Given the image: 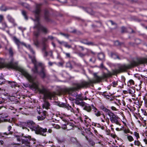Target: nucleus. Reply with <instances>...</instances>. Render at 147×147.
<instances>
[{"mask_svg": "<svg viewBox=\"0 0 147 147\" xmlns=\"http://www.w3.org/2000/svg\"><path fill=\"white\" fill-rule=\"evenodd\" d=\"M113 86L114 87H115L117 85V82L114 81L112 82Z\"/></svg>", "mask_w": 147, "mask_h": 147, "instance_id": "3c124183", "label": "nucleus"}, {"mask_svg": "<svg viewBox=\"0 0 147 147\" xmlns=\"http://www.w3.org/2000/svg\"><path fill=\"white\" fill-rule=\"evenodd\" d=\"M11 128H12V127L11 126H9L8 127V130L9 131V132L8 133H7L6 132H5V133H4L3 134L4 135H8L9 134H11V135L13 133V132L10 131V130L11 129Z\"/></svg>", "mask_w": 147, "mask_h": 147, "instance_id": "bb28decb", "label": "nucleus"}, {"mask_svg": "<svg viewBox=\"0 0 147 147\" xmlns=\"http://www.w3.org/2000/svg\"><path fill=\"white\" fill-rule=\"evenodd\" d=\"M3 19V16L2 15H0V23H2V22Z\"/></svg>", "mask_w": 147, "mask_h": 147, "instance_id": "864d4df0", "label": "nucleus"}, {"mask_svg": "<svg viewBox=\"0 0 147 147\" xmlns=\"http://www.w3.org/2000/svg\"><path fill=\"white\" fill-rule=\"evenodd\" d=\"M93 75L94 79L90 80L88 82L83 81L79 83H74L73 84L74 87L66 89V92L69 94L73 96L72 94L73 92L78 90L81 88L88 87L91 84L101 82L102 80L111 76V74L110 73L108 74L103 73L102 76H98L96 73H95Z\"/></svg>", "mask_w": 147, "mask_h": 147, "instance_id": "f257e3e1", "label": "nucleus"}, {"mask_svg": "<svg viewBox=\"0 0 147 147\" xmlns=\"http://www.w3.org/2000/svg\"><path fill=\"white\" fill-rule=\"evenodd\" d=\"M92 108L90 105L88 104L86 105L84 107L83 109L88 112H90L92 110Z\"/></svg>", "mask_w": 147, "mask_h": 147, "instance_id": "6ab92c4d", "label": "nucleus"}, {"mask_svg": "<svg viewBox=\"0 0 147 147\" xmlns=\"http://www.w3.org/2000/svg\"><path fill=\"white\" fill-rule=\"evenodd\" d=\"M18 4L21 5L22 6L25 7L26 8L28 9L29 8V5L26 3L20 2H19L18 3Z\"/></svg>", "mask_w": 147, "mask_h": 147, "instance_id": "c85d7f7f", "label": "nucleus"}, {"mask_svg": "<svg viewBox=\"0 0 147 147\" xmlns=\"http://www.w3.org/2000/svg\"><path fill=\"white\" fill-rule=\"evenodd\" d=\"M65 54L66 55V57L68 58L70 57V53H65Z\"/></svg>", "mask_w": 147, "mask_h": 147, "instance_id": "680f3d73", "label": "nucleus"}, {"mask_svg": "<svg viewBox=\"0 0 147 147\" xmlns=\"http://www.w3.org/2000/svg\"><path fill=\"white\" fill-rule=\"evenodd\" d=\"M31 77V78L30 80L27 78H26L28 81L31 83L30 85V88L33 90H37L40 94L44 95L43 98V99H52V97L53 96L52 94L50 92L47 91V89L45 88L44 86L42 85H41V88H39V86H40V84L38 82H34L36 79V77H33L30 75Z\"/></svg>", "mask_w": 147, "mask_h": 147, "instance_id": "20e7f679", "label": "nucleus"}, {"mask_svg": "<svg viewBox=\"0 0 147 147\" xmlns=\"http://www.w3.org/2000/svg\"><path fill=\"white\" fill-rule=\"evenodd\" d=\"M22 13L23 15L24 16L25 19L26 20H27L28 19V17L27 16L26 12L25 11L22 10Z\"/></svg>", "mask_w": 147, "mask_h": 147, "instance_id": "72a5a7b5", "label": "nucleus"}, {"mask_svg": "<svg viewBox=\"0 0 147 147\" xmlns=\"http://www.w3.org/2000/svg\"><path fill=\"white\" fill-rule=\"evenodd\" d=\"M48 38L51 40H53L54 39V37L52 36H48Z\"/></svg>", "mask_w": 147, "mask_h": 147, "instance_id": "774afa93", "label": "nucleus"}, {"mask_svg": "<svg viewBox=\"0 0 147 147\" xmlns=\"http://www.w3.org/2000/svg\"><path fill=\"white\" fill-rule=\"evenodd\" d=\"M48 40V38L43 37L42 38V45H46L45 42Z\"/></svg>", "mask_w": 147, "mask_h": 147, "instance_id": "c9c22d12", "label": "nucleus"}, {"mask_svg": "<svg viewBox=\"0 0 147 147\" xmlns=\"http://www.w3.org/2000/svg\"><path fill=\"white\" fill-rule=\"evenodd\" d=\"M31 61L34 64V65H36V63L37 62L36 60L35 57V56H33V58H32Z\"/></svg>", "mask_w": 147, "mask_h": 147, "instance_id": "f704fd0d", "label": "nucleus"}, {"mask_svg": "<svg viewBox=\"0 0 147 147\" xmlns=\"http://www.w3.org/2000/svg\"><path fill=\"white\" fill-rule=\"evenodd\" d=\"M57 41L59 44L61 45L63 44L65 47L69 49L71 47V46L70 45H68L67 42H66L64 41H61L59 40H57Z\"/></svg>", "mask_w": 147, "mask_h": 147, "instance_id": "a211bd4d", "label": "nucleus"}, {"mask_svg": "<svg viewBox=\"0 0 147 147\" xmlns=\"http://www.w3.org/2000/svg\"><path fill=\"white\" fill-rule=\"evenodd\" d=\"M5 81L4 79L2 77V79H0V84H1L5 83Z\"/></svg>", "mask_w": 147, "mask_h": 147, "instance_id": "8fccbe9b", "label": "nucleus"}, {"mask_svg": "<svg viewBox=\"0 0 147 147\" xmlns=\"http://www.w3.org/2000/svg\"><path fill=\"white\" fill-rule=\"evenodd\" d=\"M35 36V38L33 39V41L34 44L37 47H38L39 45V42L38 41V37Z\"/></svg>", "mask_w": 147, "mask_h": 147, "instance_id": "aec40b11", "label": "nucleus"}, {"mask_svg": "<svg viewBox=\"0 0 147 147\" xmlns=\"http://www.w3.org/2000/svg\"><path fill=\"white\" fill-rule=\"evenodd\" d=\"M8 83L12 88H15L17 86V83L15 82L8 81Z\"/></svg>", "mask_w": 147, "mask_h": 147, "instance_id": "4be33fe9", "label": "nucleus"}, {"mask_svg": "<svg viewBox=\"0 0 147 147\" xmlns=\"http://www.w3.org/2000/svg\"><path fill=\"white\" fill-rule=\"evenodd\" d=\"M129 92V93L131 94H133L134 93V92L132 90L130 89H129L128 90Z\"/></svg>", "mask_w": 147, "mask_h": 147, "instance_id": "e2e57ef3", "label": "nucleus"}, {"mask_svg": "<svg viewBox=\"0 0 147 147\" xmlns=\"http://www.w3.org/2000/svg\"><path fill=\"white\" fill-rule=\"evenodd\" d=\"M43 47L42 49V52L46 51V47H47V45H42Z\"/></svg>", "mask_w": 147, "mask_h": 147, "instance_id": "c03bdc74", "label": "nucleus"}, {"mask_svg": "<svg viewBox=\"0 0 147 147\" xmlns=\"http://www.w3.org/2000/svg\"><path fill=\"white\" fill-rule=\"evenodd\" d=\"M70 141L71 143L73 144H75L77 145L79 144V142L76 138L71 137L70 139Z\"/></svg>", "mask_w": 147, "mask_h": 147, "instance_id": "412c9836", "label": "nucleus"}, {"mask_svg": "<svg viewBox=\"0 0 147 147\" xmlns=\"http://www.w3.org/2000/svg\"><path fill=\"white\" fill-rule=\"evenodd\" d=\"M59 34L64 36L67 38H68L70 36V35L68 34H65L62 32H60Z\"/></svg>", "mask_w": 147, "mask_h": 147, "instance_id": "58836bf2", "label": "nucleus"}, {"mask_svg": "<svg viewBox=\"0 0 147 147\" xmlns=\"http://www.w3.org/2000/svg\"><path fill=\"white\" fill-rule=\"evenodd\" d=\"M7 18L8 21L13 24L14 27L17 26V24L15 23L14 19L10 15L7 16Z\"/></svg>", "mask_w": 147, "mask_h": 147, "instance_id": "f3484780", "label": "nucleus"}, {"mask_svg": "<svg viewBox=\"0 0 147 147\" xmlns=\"http://www.w3.org/2000/svg\"><path fill=\"white\" fill-rule=\"evenodd\" d=\"M78 55L81 57H84L86 54V53L83 54L82 53L79 52L78 53Z\"/></svg>", "mask_w": 147, "mask_h": 147, "instance_id": "37998d69", "label": "nucleus"}, {"mask_svg": "<svg viewBox=\"0 0 147 147\" xmlns=\"http://www.w3.org/2000/svg\"><path fill=\"white\" fill-rule=\"evenodd\" d=\"M8 120L6 119H0V123L3 122H6L8 121Z\"/></svg>", "mask_w": 147, "mask_h": 147, "instance_id": "09e8293b", "label": "nucleus"}, {"mask_svg": "<svg viewBox=\"0 0 147 147\" xmlns=\"http://www.w3.org/2000/svg\"><path fill=\"white\" fill-rule=\"evenodd\" d=\"M36 66H37V67L38 68V66H40V67H42V63H37V62H36Z\"/></svg>", "mask_w": 147, "mask_h": 147, "instance_id": "6e6d98bb", "label": "nucleus"}, {"mask_svg": "<svg viewBox=\"0 0 147 147\" xmlns=\"http://www.w3.org/2000/svg\"><path fill=\"white\" fill-rule=\"evenodd\" d=\"M42 5V4H36L35 9L33 11L37 22L33 27L34 29H36L33 31V34L36 37H38L40 35V30L45 34L48 32L47 28L41 25L39 22L40 14L41 11L40 8Z\"/></svg>", "mask_w": 147, "mask_h": 147, "instance_id": "7ed1b4c3", "label": "nucleus"}, {"mask_svg": "<svg viewBox=\"0 0 147 147\" xmlns=\"http://www.w3.org/2000/svg\"><path fill=\"white\" fill-rule=\"evenodd\" d=\"M147 63V58H138L133 59V67L139 65Z\"/></svg>", "mask_w": 147, "mask_h": 147, "instance_id": "423d86ee", "label": "nucleus"}, {"mask_svg": "<svg viewBox=\"0 0 147 147\" xmlns=\"http://www.w3.org/2000/svg\"><path fill=\"white\" fill-rule=\"evenodd\" d=\"M80 102H79L78 100H76L75 101V103L77 105H80Z\"/></svg>", "mask_w": 147, "mask_h": 147, "instance_id": "0e129e2a", "label": "nucleus"}, {"mask_svg": "<svg viewBox=\"0 0 147 147\" xmlns=\"http://www.w3.org/2000/svg\"><path fill=\"white\" fill-rule=\"evenodd\" d=\"M2 24V25L4 26V27L5 28L7 27V26L5 22H2L1 23Z\"/></svg>", "mask_w": 147, "mask_h": 147, "instance_id": "bf43d9fd", "label": "nucleus"}, {"mask_svg": "<svg viewBox=\"0 0 147 147\" xmlns=\"http://www.w3.org/2000/svg\"><path fill=\"white\" fill-rule=\"evenodd\" d=\"M61 128L62 129H65L67 128V124H64L62 125Z\"/></svg>", "mask_w": 147, "mask_h": 147, "instance_id": "49530a36", "label": "nucleus"}, {"mask_svg": "<svg viewBox=\"0 0 147 147\" xmlns=\"http://www.w3.org/2000/svg\"><path fill=\"white\" fill-rule=\"evenodd\" d=\"M129 83L130 84H132L133 85H134V82L132 80H130L129 81Z\"/></svg>", "mask_w": 147, "mask_h": 147, "instance_id": "13d9d810", "label": "nucleus"}, {"mask_svg": "<svg viewBox=\"0 0 147 147\" xmlns=\"http://www.w3.org/2000/svg\"><path fill=\"white\" fill-rule=\"evenodd\" d=\"M32 71L34 74H38L39 72L38 71V68L37 67L36 65H34V67L32 68Z\"/></svg>", "mask_w": 147, "mask_h": 147, "instance_id": "cd10ccee", "label": "nucleus"}, {"mask_svg": "<svg viewBox=\"0 0 147 147\" xmlns=\"http://www.w3.org/2000/svg\"><path fill=\"white\" fill-rule=\"evenodd\" d=\"M9 54L11 58L10 61L8 63H5L2 61H0V68L6 67L8 69H14L18 70L26 78H27L30 80L31 77L30 75L24 69L20 67L18 65V63L17 62L15 61L13 58V52L12 48L10 47L8 50Z\"/></svg>", "mask_w": 147, "mask_h": 147, "instance_id": "f03ea898", "label": "nucleus"}, {"mask_svg": "<svg viewBox=\"0 0 147 147\" xmlns=\"http://www.w3.org/2000/svg\"><path fill=\"white\" fill-rule=\"evenodd\" d=\"M57 140L58 141V142L60 143H62L63 141V140L62 139H60V138H58L57 139Z\"/></svg>", "mask_w": 147, "mask_h": 147, "instance_id": "4d7b16f0", "label": "nucleus"}, {"mask_svg": "<svg viewBox=\"0 0 147 147\" xmlns=\"http://www.w3.org/2000/svg\"><path fill=\"white\" fill-rule=\"evenodd\" d=\"M98 57L100 60H102L104 59L105 55L102 53H99L98 54Z\"/></svg>", "mask_w": 147, "mask_h": 147, "instance_id": "b1692460", "label": "nucleus"}, {"mask_svg": "<svg viewBox=\"0 0 147 147\" xmlns=\"http://www.w3.org/2000/svg\"><path fill=\"white\" fill-rule=\"evenodd\" d=\"M127 28L124 26H122L121 28V33L123 34L127 32Z\"/></svg>", "mask_w": 147, "mask_h": 147, "instance_id": "c756f323", "label": "nucleus"}, {"mask_svg": "<svg viewBox=\"0 0 147 147\" xmlns=\"http://www.w3.org/2000/svg\"><path fill=\"white\" fill-rule=\"evenodd\" d=\"M44 103L42 105L43 109L45 108L47 109H49L50 106V103L46 99H43Z\"/></svg>", "mask_w": 147, "mask_h": 147, "instance_id": "2eb2a0df", "label": "nucleus"}, {"mask_svg": "<svg viewBox=\"0 0 147 147\" xmlns=\"http://www.w3.org/2000/svg\"><path fill=\"white\" fill-rule=\"evenodd\" d=\"M43 52L44 53V56L45 57H47L48 55V52L46 51H45Z\"/></svg>", "mask_w": 147, "mask_h": 147, "instance_id": "338daca9", "label": "nucleus"}, {"mask_svg": "<svg viewBox=\"0 0 147 147\" xmlns=\"http://www.w3.org/2000/svg\"><path fill=\"white\" fill-rule=\"evenodd\" d=\"M47 112L45 111H43L42 113V114L41 116H37V119L39 121H42L44 120L46 117V116L47 114Z\"/></svg>", "mask_w": 147, "mask_h": 147, "instance_id": "dca6fc26", "label": "nucleus"}, {"mask_svg": "<svg viewBox=\"0 0 147 147\" xmlns=\"http://www.w3.org/2000/svg\"><path fill=\"white\" fill-rule=\"evenodd\" d=\"M80 42L86 45H94L95 44L94 43L92 42H88V39H83L81 40L80 41Z\"/></svg>", "mask_w": 147, "mask_h": 147, "instance_id": "4468645a", "label": "nucleus"}, {"mask_svg": "<svg viewBox=\"0 0 147 147\" xmlns=\"http://www.w3.org/2000/svg\"><path fill=\"white\" fill-rule=\"evenodd\" d=\"M85 104L86 103L85 102H81L80 105L83 107H84L86 105H85Z\"/></svg>", "mask_w": 147, "mask_h": 147, "instance_id": "5fc2aeb1", "label": "nucleus"}, {"mask_svg": "<svg viewBox=\"0 0 147 147\" xmlns=\"http://www.w3.org/2000/svg\"><path fill=\"white\" fill-rule=\"evenodd\" d=\"M23 137L25 138L22 139L21 141L22 144H24L27 146L30 147V143H31V142H30L31 136H23Z\"/></svg>", "mask_w": 147, "mask_h": 147, "instance_id": "6e6552de", "label": "nucleus"}, {"mask_svg": "<svg viewBox=\"0 0 147 147\" xmlns=\"http://www.w3.org/2000/svg\"><path fill=\"white\" fill-rule=\"evenodd\" d=\"M111 56L114 59H120V58L119 57V56L116 55V54L111 52Z\"/></svg>", "mask_w": 147, "mask_h": 147, "instance_id": "a878e982", "label": "nucleus"}, {"mask_svg": "<svg viewBox=\"0 0 147 147\" xmlns=\"http://www.w3.org/2000/svg\"><path fill=\"white\" fill-rule=\"evenodd\" d=\"M30 142H31V143L30 144H32V145L35 144L36 143V140L34 138H32L30 139Z\"/></svg>", "mask_w": 147, "mask_h": 147, "instance_id": "4c0bfd02", "label": "nucleus"}, {"mask_svg": "<svg viewBox=\"0 0 147 147\" xmlns=\"http://www.w3.org/2000/svg\"><path fill=\"white\" fill-rule=\"evenodd\" d=\"M50 14L49 10L45 9L44 11V17L45 20L47 22H50L52 21L51 19Z\"/></svg>", "mask_w": 147, "mask_h": 147, "instance_id": "9d476101", "label": "nucleus"}, {"mask_svg": "<svg viewBox=\"0 0 147 147\" xmlns=\"http://www.w3.org/2000/svg\"><path fill=\"white\" fill-rule=\"evenodd\" d=\"M67 128H69L68 130H70L73 128L74 125L73 123L69 122H67Z\"/></svg>", "mask_w": 147, "mask_h": 147, "instance_id": "5701e85b", "label": "nucleus"}, {"mask_svg": "<svg viewBox=\"0 0 147 147\" xmlns=\"http://www.w3.org/2000/svg\"><path fill=\"white\" fill-rule=\"evenodd\" d=\"M119 117L118 116H116L113 117H110V119L112 123H115L116 124L118 125H121V124L118 122V119H119Z\"/></svg>", "mask_w": 147, "mask_h": 147, "instance_id": "ddd939ff", "label": "nucleus"}, {"mask_svg": "<svg viewBox=\"0 0 147 147\" xmlns=\"http://www.w3.org/2000/svg\"><path fill=\"white\" fill-rule=\"evenodd\" d=\"M127 138L130 142L133 141L134 140L133 137L131 136L130 135H128L127 136Z\"/></svg>", "mask_w": 147, "mask_h": 147, "instance_id": "a19ab883", "label": "nucleus"}, {"mask_svg": "<svg viewBox=\"0 0 147 147\" xmlns=\"http://www.w3.org/2000/svg\"><path fill=\"white\" fill-rule=\"evenodd\" d=\"M17 144L19 145V144H11L10 145L9 147H17Z\"/></svg>", "mask_w": 147, "mask_h": 147, "instance_id": "603ef678", "label": "nucleus"}, {"mask_svg": "<svg viewBox=\"0 0 147 147\" xmlns=\"http://www.w3.org/2000/svg\"><path fill=\"white\" fill-rule=\"evenodd\" d=\"M100 108V109L105 112L110 117H113L116 116V115H115L111 111L107 109L104 106L101 107Z\"/></svg>", "mask_w": 147, "mask_h": 147, "instance_id": "9b49d317", "label": "nucleus"}, {"mask_svg": "<svg viewBox=\"0 0 147 147\" xmlns=\"http://www.w3.org/2000/svg\"><path fill=\"white\" fill-rule=\"evenodd\" d=\"M58 1L61 3H64L67 2V0H58Z\"/></svg>", "mask_w": 147, "mask_h": 147, "instance_id": "052dcab7", "label": "nucleus"}, {"mask_svg": "<svg viewBox=\"0 0 147 147\" xmlns=\"http://www.w3.org/2000/svg\"><path fill=\"white\" fill-rule=\"evenodd\" d=\"M93 110H97V109L94 106V105L92 104L91 105V106H90Z\"/></svg>", "mask_w": 147, "mask_h": 147, "instance_id": "69168bd1", "label": "nucleus"}, {"mask_svg": "<svg viewBox=\"0 0 147 147\" xmlns=\"http://www.w3.org/2000/svg\"><path fill=\"white\" fill-rule=\"evenodd\" d=\"M34 127V130L35 133L37 134H39L42 136H45L46 134L45 133L47 132V128H43L39 126L38 125H36Z\"/></svg>", "mask_w": 147, "mask_h": 147, "instance_id": "39448f33", "label": "nucleus"}, {"mask_svg": "<svg viewBox=\"0 0 147 147\" xmlns=\"http://www.w3.org/2000/svg\"><path fill=\"white\" fill-rule=\"evenodd\" d=\"M66 66L67 67H69V68H72V66L70 63V62H68L66 64Z\"/></svg>", "mask_w": 147, "mask_h": 147, "instance_id": "de8ad7c7", "label": "nucleus"}, {"mask_svg": "<svg viewBox=\"0 0 147 147\" xmlns=\"http://www.w3.org/2000/svg\"><path fill=\"white\" fill-rule=\"evenodd\" d=\"M134 135L136 136V138L137 140H138V138H140V136L138 133L135 131L134 133Z\"/></svg>", "mask_w": 147, "mask_h": 147, "instance_id": "79ce46f5", "label": "nucleus"}, {"mask_svg": "<svg viewBox=\"0 0 147 147\" xmlns=\"http://www.w3.org/2000/svg\"><path fill=\"white\" fill-rule=\"evenodd\" d=\"M38 74L40 77L42 79L45 78L49 79V76L47 73L45 69L43 67H42V69L38 73Z\"/></svg>", "mask_w": 147, "mask_h": 147, "instance_id": "0eeeda50", "label": "nucleus"}, {"mask_svg": "<svg viewBox=\"0 0 147 147\" xmlns=\"http://www.w3.org/2000/svg\"><path fill=\"white\" fill-rule=\"evenodd\" d=\"M134 143L135 145H137L138 146H139L141 144L140 142L138 140H135L134 142Z\"/></svg>", "mask_w": 147, "mask_h": 147, "instance_id": "a18cd8bd", "label": "nucleus"}, {"mask_svg": "<svg viewBox=\"0 0 147 147\" xmlns=\"http://www.w3.org/2000/svg\"><path fill=\"white\" fill-rule=\"evenodd\" d=\"M93 111H94L95 114L96 116L98 117L101 115V113L99 111H98L97 109V110H93Z\"/></svg>", "mask_w": 147, "mask_h": 147, "instance_id": "473e14b6", "label": "nucleus"}, {"mask_svg": "<svg viewBox=\"0 0 147 147\" xmlns=\"http://www.w3.org/2000/svg\"><path fill=\"white\" fill-rule=\"evenodd\" d=\"M13 40L15 41L16 44L18 46H19L20 45V42L19 41V40L17 39L16 37L15 36H14L13 37Z\"/></svg>", "mask_w": 147, "mask_h": 147, "instance_id": "2f4dec72", "label": "nucleus"}, {"mask_svg": "<svg viewBox=\"0 0 147 147\" xmlns=\"http://www.w3.org/2000/svg\"><path fill=\"white\" fill-rule=\"evenodd\" d=\"M58 105L60 107H63L66 108L68 109H71V111L72 112L73 111V109L71 108V106H69V105L66 104L63 102H59Z\"/></svg>", "mask_w": 147, "mask_h": 147, "instance_id": "f8f14e48", "label": "nucleus"}, {"mask_svg": "<svg viewBox=\"0 0 147 147\" xmlns=\"http://www.w3.org/2000/svg\"><path fill=\"white\" fill-rule=\"evenodd\" d=\"M7 9V8L6 7L4 6L3 5H2L0 7V10L1 11H5Z\"/></svg>", "mask_w": 147, "mask_h": 147, "instance_id": "e433bc0d", "label": "nucleus"}, {"mask_svg": "<svg viewBox=\"0 0 147 147\" xmlns=\"http://www.w3.org/2000/svg\"><path fill=\"white\" fill-rule=\"evenodd\" d=\"M25 123L26 126L29 127L32 131L34 130V127L38 125L36 124L33 121L31 120L27 121L26 122H25Z\"/></svg>", "mask_w": 147, "mask_h": 147, "instance_id": "1a4fd4ad", "label": "nucleus"}, {"mask_svg": "<svg viewBox=\"0 0 147 147\" xmlns=\"http://www.w3.org/2000/svg\"><path fill=\"white\" fill-rule=\"evenodd\" d=\"M86 11L88 13H89L91 15H93L94 14V13L92 9L90 8H87L86 9Z\"/></svg>", "mask_w": 147, "mask_h": 147, "instance_id": "7c9ffc66", "label": "nucleus"}, {"mask_svg": "<svg viewBox=\"0 0 147 147\" xmlns=\"http://www.w3.org/2000/svg\"><path fill=\"white\" fill-rule=\"evenodd\" d=\"M88 142L91 146H94L95 144V142L92 140H89Z\"/></svg>", "mask_w": 147, "mask_h": 147, "instance_id": "ea45409f", "label": "nucleus"}, {"mask_svg": "<svg viewBox=\"0 0 147 147\" xmlns=\"http://www.w3.org/2000/svg\"><path fill=\"white\" fill-rule=\"evenodd\" d=\"M114 45L117 46H121L124 44L123 42H120L118 40H116L114 42Z\"/></svg>", "mask_w": 147, "mask_h": 147, "instance_id": "393cba45", "label": "nucleus"}]
</instances>
